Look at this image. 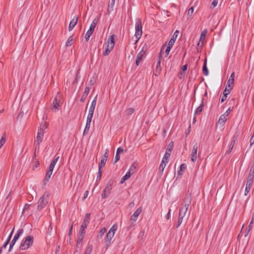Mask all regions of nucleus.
Here are the masks:
<instances>
[{"label": "nucleus", "mask_w": 254, "mask_h": 254, "mask_svg": "<svg viewBox=\"0 0 254 254\" xmlns=\"http://www.w3.org/2000/svg\"><path fill=\"white\" fill-rule=\"evenodd\" d=\"M185 204L180 209L178 224L176 226L177 228H178L182 224L183 222V219L186 215L191 200L189 197H186L185 199Z\"/></svg>", "instance_id": "obj_1"}, {"label": "nucleus", "mask_w": 254, "mask_h": 254, "mask_svg": "<svg viewBox=\"0 0 254 254\" xmlns=\"http://www.w3.org/2000/svg\"><path fill=\"white\" fill-rule=\"evenodd\" d=\"M91 215L90 213H86L84 219L83 220L82 224L80 228L79 233L78 234L79 242L82 241L85 234V229L86 228L87 225L89 223L90 217Z\"/></svg>", "instance_id": "obj_2"}, {"label": "nucleus", "mask_w": 254, "mask_h": 254, "mask_svg": "<svg viewBox=\"0 0 254 254\" xmlns=\"http://www.w3.org/2000/svg\"><path fill=\"white\" fill-rule=\"evenodd\" d=\"M50 192L45 191L40 198L38 202L37 210L41 211L48 203L49 200Z\"/></svg>", "instance_id": "obj_3"}, {"label": "nucleus", "mask_w": 254, "mask_h": 254, "mask_svg": "<svg viewBox=\"0 0 254 254\" xmlns=\"http://www.w3.org/2000/svg\"><path fill=\"white\" fill-rule=\"evenodd\" d=\"M34 242L33 237L32 236H27L24 240H22L19 249L20 250H25L28 249L30 246H31Z\"/></svg>", "instance_id": "obj_4"}, {"label": "nucleus", "mask_w": 254, "mask_h": 254, "mask_svg": "<svg viewBox=\"0 0 254 254\" xmlns=\"http://www.w3.org/2000/svg\"><path fill=\"white\" fill-rule=\"evenodd\" d=\"M142 22H141V19L139 18L136 19V21L135 23V36L137 39V40L136 41H137L141 37L142 31Z\"/></svg>", "instance_id": "obj_5"}, {"label": "nucleus", "mask_w": 254, "mask_h": 254, "mask_svg": "<svg viewBox=\"0 0 254 254\" xmlns=\"http://www.w3.org/2000/svg\"><path fill=\"white\" fill-rule=\"evenodd\" d=\"M44 131L43 129L40 128L38 130V133H37V136L36 138V140L35 141V144L36 145L35 151L36 150V149L38 150L39 149V145H40V143L42 142V141L43 140V137L44 136Z\"/></svg>", "instance_id": "obj_6"}, {"label": "nucleus", "mask_w": 254, "mask_h": 254, "mask_svg": "<svg viewBox=\"0 0 254 254\" xmlns=\"http://www.w3.org/2000/svg\"><path fill=\"white\" fill-rule=\"evenodd\" d=\"M173 147L174 142L173 141H171L168 146V148L163 158V159L166 160V163H168V160L170 157L171 153L173 149Z\"/></svg>", "instance_id": "obj_7"}, {"label": "nucleus", "mask_w": 254, "mask_h": 254, "mask_svg": "<svg viewBox=\"0 0 254 254\" xmlns=\"http://www.w3.org/2000/svg\"><path fill=\"white\" fill-rule=\"evenodd\" d=\"M165 46H166V44H164L161 49V51H160V56H159V59L157 62L156 67V69H155V73H154L155 76H158L160 74V73L161 71V59H160L161 57V52H162V51L163 50V49H164Z\"/></svg>", "instance_id": "obj_8"}, {"label": "nucleus", "mask_w": 254, "mask_h": 254, "mask_svg": "<svg viewBox=\"0 0 254 254\" xmlns=\"http://www.w3.org/2000/svg\"><path fill=\"white\" fill-rule=\"evenodd\" d=\"M199 145L197 143H195L193 146V148L191 151V153L190 154L191 156V160L194 162L196 161L197 159V149L199 148Z\"/></svg>", "instance_id": "obj_9"}, {"label": "nucleus", "mask_w": 254, "mask_h": 254, "mask_svg": "<svg viewBox=\"0 0 254 254\" xmlns=\"http://www.w3.org/2000/svg\"><path fill=\"white\" fill-rule=\"evenodd\" d=\"M142 211L141 207L138 208L130 217V221L132 224L136 221L138 216Z\"/></svg>", "instance_id": "obj_10"}, {"label": "nucleus", "mask_w": 254, "mask_h": 254, "mask_svg": "<svg viewBox=\"0 0 254 254\" xmlns=\"http://www.w3.org/2000/svg\"><path fill=\"white\" fill-rule=\"evenodd\" d=\"M115 183L114 180L111 179L109 181L108 183L107 184L105 188V191H107V195H109L111 193V190L112 189V186Z\"/></svg>", "instance_id": "obj_11"}, {"label": "nucleus", "mask_w": 254, "mask_h": 254, "mask_svg": "<svg viewBox=\"0 0 254 254\" xmlns=\"http://www.w3.org/2000/svg\"><path fill=\"white\" fill-rule=\"evenodd\" d=\"M145 54V52L142 50L137 55L136 60H135V64L136 66H138L142 60L144 55Z\"/></svg>", "instance_id": "obj_12"}, {"label": "nucleus", "mask_w": 254, "mask_h": 254, "mask_svg": "<svg viewBox=\"0 0 254 254\" xmlns=\"http://www.w3.org/2000/svg\"><path fill=\"white\" fill-rule=\"evenodd\" d=\"M114 233L108 232L106 235V239L105 240V243L107 247H108L110 244L111 240L114 237Z\"/></svg>", "instance_id": "obj_13"}, {"label": "nucleus", "mask_w": 254, "mask_h": 254, "mask_svg": "<svg viewBox=\"0 0 254 254\" xmlns=\"http://www.w3.org/2000/svg\"><path fill=\"white\" fill-rule=\"evenodd\" d=\"M207 33V30L206 29H204V30H203L201 32V34H200V39H199V42L197 44V46H199L200 42H201V44H202L201 45V47L202 46V45L203 44V42L205 40V37H206Z\"/></svg>", "instance_id": "obj_14"}, {"label": "nucleus", "mask_w": 254, "mask_h": 254, "mask_svg": "<svg viewBox=\"0 0 254 254\" xmlns=\"http://www.w3.org/2000/svg\"><path fill=\"white\" fill-rule=\"evenodd\" d=\"M53 171V170H51V169H49L48 171L47 172L43 181L44 185H46V184L49 181L51 178V176L52 174Z\"/></svg>", "instance_id": "obj_15"}, {"label": "nucleus", "mask_w": 254, "mask_h": 254, "mask_svg": "<svg viewBox=\"0 0 254 254\" xmlns=\"http://www.w3.org/2000/svg\"><path fill=\"white\" fill-rule=\"evenodd\" d=\"M95 29V27H93V26H90V28L89 30L87 31V32L86 33V35L85 36V39L86 41H88L90 37V36L93 34L94 31Z\"/></svg>", "instance_id": "obj_16"}, {"label": "nucleus", "mask_w": 254, "mask_h": 254, "mask_svg": "<svg viewBox=\"0 0 254 254\" xmlns=\"http://www.w3.org/2000/svg\"><path fill=\"white\" fill-rule=\"evenodd\" d=\"M78 19L76 17H74L73 19L70 21L69 26H68V30L69 31H71L74 26L76 25V24L77 23Z\"/></svg>", "instance_id": "obj_17"}, {"label": "nucleus", "mask_w": 254, "mask_h": 254, "mask_svg": "<svg viewBox=\"0 0 254 254\" xmlns=\"http://www.w3.org/2000/svg\"><path fill=\"white\" fill-rule=\"evenodd\" d=\"M90 89V87H85L84 92L80 99V102H83L85 101V99L86 98L87 96L88 95V94L89 92Z\"/></svg>", "instance_id": "obj_18"}, {"label": "nucleus", "mask_w": 254, "mask_h": 254, "mask_svg": "<svg viewBox=\"0 0 254 254\" xmlns=\"http://www.w3.org/2000/svg\"><path fill=\"white\" fill-rule=\"evenodd\" d=\"M204 106V98H202L201 103L198 107L196 108L195 111V115H198L202 111L203 107Z\"/></svg>", "instance_id": "obj_19"}, {"label": "nucleus", "mask_w": 254, "mask_h": 254, "mask_svg": "<svg viewBox=\"0 0 254 254\" xmlns=\"http://www.w3.org/2000/svg\"><path fill=\"white\" fill-rule=\"evenodd\" d=\"M92 120H87L86 126L83 131V135H87V133L89 132L90 127V124Z\"/></svg>", "instance_id": "obj_20"}, {"label": "nucleus", "mask_w": 254, "mask_h": 254, "mask_svg": "<svg viewBox=\"0 0 254 254\" xmlns=\"http://www.w3.org/2000/svg\"><path fill=\"white\" fill-rule=\"evenodd\" d=\"M226 120L227 119L225 115H222L220 117L218 124L220 126H223L225 124Z\"/></svg>", "instance_id": "obj_21"}, {"label": "nucleus", "mask_w": 254, "mask_h": 254, "mask_svg": "<svg viewBox=\"0 0 254 254\" xmlns=\"http://www.w3.org/2000/svg\"><path fill=\"white\" fill-rule=\"evenodd\" d=\"M137 163L134 162L132 164V165L130 167L129 170L128 171V172H130V174L131 175H132L134 173H135L136 171V167H137Z\"/></svg>", "instance_id": "obj_22"}, {"label": "nucleus", "mask_w": 254, "mask_h": 254, "mask_svg": "<svg viewBox=\"0 0 254 254\" xmlns=\"http://www.w3.org/2000/svg\"><path fill=\"white\" fill-rule=\"evenodd\" d=\"M19 239V238L18 237H17L16 236L14 235L12 240L11 241V242H10V245H9V249H8V252H10L12 248H13V246L14 245V244H15L16 242L17 241V240Z\"/></svg>", "instance_id": "obj_23"}, {"label": "nucleus", "mask_w": 254, "mask_h": 254, "mask_svg": "<svg viewBox=\"0 0 254 254\" xmlns=\"http://www.w3.org/2000/svg\"><path fill=\"white\" fill-rule=\"evenodd\" d=\"M252 185V183L249 182H247L246 187L245 190V195H247L248 193L250 192Z\"/></svg>", "instance_id": "obj_24"}, {"label": "nucleus", "mask_w": 254, "mask_h": 254, "mask_svg": "<svg viewBox=\"0 0 254 254\" xmlns=\"http://www.w3.org/2000/svg\"><path fill=\"white\" fill-rule=\"evenodd\" d=\"M202 72L204 75H207L208 74V69L206 65V59L205 58L202 67Z\"/></svg>", "instance_id": "obj_25"}, {"label": "nucleus", "mask_w": 254, "mask_h": 254, "mask_svg": "<svg viewBox=\"0 0 254 254\" xmlns=\"http://www.w3.org/2000/svg\"><path fill=\"white\" fill-rule=\"evenodd\" d=\"M234 76H235V72H233L232 73H231V74L229 77V79L228 80L227 84H229L230 85L234 86Z\"/></svg>", "instance_id": "obj_26"}, {"label": "nucleus", "mask_w": 254, "mask_h": 254, "mask_svg": "<svg viewBox=\"0 0 254 254\" xmlns=\"http://www.w3.org/2000/svg\"><path fill=\"white\" fill-rule=\"evenodd\" d=\"M60 102V100H58L56 97L55 98V99L53 101V104L54 105V109L55 110V112H56L58 110V107L60 106V105H59Z\"/></svg>", "instance_id": "obj_27"}, {"label": "nucleus", "mask_w": 254, "mask_h": 254, "mask_svg": "<svg viewBox=\"0 0 254 254\" xmlns=\"http://www.w3.org/2000/svg\"><path fill=\"white\" fill-rule=\"evenodd\" d=\"M131 174H130V172H127L126 174L122 177L121 179L120 183L121 184H123L126 180H128L131 176Z\"/></svg>", "instance_id": "obj_28"}, {"label": "nucleus", "mask_w": 254, "mask_h": 254, "mask_svg": "<svg viewBox=\"0 0 254 254\" xmlns=\"http://www.w3.org/2000/svg\"><path fill=\"white\" fill-rule=\"evenodd\" d=\"M59 156H58L57 157H56L53 161L52 162H51V163L50 164V166H49V169H51V170H53L55 166V165L57 163L58 160H59Z\"/></svg>", "instance_id": "obj_29"}, {"label": "nucleus", "mask_w": 254, "mask_h": 254, "mask_svg": "<svg viewBox=\"0 0 254 254\" xmlns=\"http://www.w3.org/2000/svg\"><path fill=\"white\" fill-rule=\"evenodd\" d=\"M187 165L184 163L181 165L180 167V170L178 171V174L179 175H183V171L186 169Z\"/></svg>", "instance_id": "obj_30"}, {"label": "nucleus", "mask_w": 254, "mask_h": 254, "mask_svg": "<svg viewBox=\"0 0 254 254\" xmlns=\"http://www.w3.org/2000/svg\"><path fill=\"white\" fill-rule=\"evenodd\" d=\"M233 86L230 85L229 84H227V85L226 86L224 91L223 92L225 93H227V95L230 93L231 91L233 89Z\"/></svg>", "instance_id": "obj_31"}, {"label": "nucleus", "mask_w": 254, "mask_h": 254, "mask_svg": "<svg viewBox=\"0 0 254 254\" xmlns=\"http://www.w3.org/2000/svg\"><path fill=\"white\" fill-rule=\"evenodd\" d=\"M94 109H92V108H89L88 115V116H87V120H92V119L93 116V114H94Z\"/></svg>", "instance_id": "obj_32"}, {"label": "nucleus", "mask_w": 254, "mask_h": 254, "mask_svg": "<svg viewBox=\"0 0 254 254\" xmlns=\"http://www.w3.org/2000/svg\"><path fill=\"white\" fill-rule=\"evenodd\" d=\"M235 140H234V139H233L231 142V143H230V144L229 145V149L226 152V154H229L231 152L232 150L233 149V148L234 147V144H235Z\"/></svg>", "instance_id": "obj_33"}, {"label": "nucleus", "mask_w": 254, "mask_h": 254, "mask_svg": "<svg viewBox=\"0 0 254 254\" xmlns=\"http://www.w3.org/2000/svg\"><path fill=\"white\" fill-rule=\"evenodd\" d=\"M115 36L114 35H112L109 37L108 41V44H112L113 46L115 45Z\"/></svg>", "instance_id": "obj_34"}, {"label": "nucleus", "mask_w": 254, "mask_h": 254, "mask_svg": "<svg viewBox=\"0 0 254 254\" xmlns=\"http://www.w3.org/2000/svg\"><path fill=\"white\" fill-rule=\"evenodd\" d=\"M166 160L163 159V160L160 165L159 168L160 172H163V171L166 166Z\"/></svg>", "instance_id": "obj_35"}, {"label": "nucleus", "mask_w": 254, "mask_h": 254, "mask_svg": "<svg viewBox=\"0 0 254 254\" xmlns=\"http://www.w3.org/2000/svg\"><path fill=\"white\" fill-rule=\"evenodd\" d=\"M115 0H111V3L109 5V7L108 8V12L110 13L113 10V7L115 5Z\"/></svg>", "instance_id": "obj_36"}, {"label": "nucleus", "mask_w": 254, "mask_h": 254, "mask_svg": "<svg viewBox=\"0 0 254 254\" xmlns=\"http://www.w3.org/2000/svg\"><path fill=\"white\" fill-rule=\"evenodd\" d=\"M93 249V246L92 245H88V246L85 250L84 254H91Z\"/></svg>", "instance_id": "obj_37"}, {"label": "nucleus", "mask_w": 254, "mask_h": 254, "mask_svg": "<svg viewBox=\"0 0 254 254\" xmlns=\"http://www.w3.org/2000/svg\"><path fill=\"white\" fill-rule=\"evenodd\" d=\"M107 160H105L104 158H101L100 162L99 164V169H102L105 166Z\"/></svg>", "instance_id": "obj_38"}, {"label": "nucleus", "mask_w": 254, "mask_h": 254, "mask_svg": "<svg viewBox=\"0 0 254 254\" xmlns=\"http://www.w3.org/2000/svg\"><path fill=\"white\" fill-rule=\"evenodd\" d=\"M5 133L4 132L0 140V148L4 145L5 142Z\"/></svg>", "instance_id": "obj_39"}, {"label": "nucleus", "mask_w": 254, "mask_h": 254, "mask_svg": "<svg viewBox=\"0 0 254 254\" xmlns=\"http://www.w3.org/2000/svg\"><path fill=\"white\" fill-rule=\"evenodd\" d=\"M97 97V95H96V96L94 97V99L92 101L91 104L89 107L90 108L95 109V106L96 104Z\"/></svg>", "instance_id": "obj_40"}, {"label": "nucleus", "mask_w": 254, "mask_h": 254, "mask_svg": "<svg viewBox=\"0 0 254 254\" xmlns=\"http://www.w3.org/2000/svg\"><path fill=\"white\" fill-rule=\"evenodd\" d=\"M117 228H118L117 224H115L110 228V229L109 230V232H111V233H114V234H115V232L116 231V230L117 229Z\"/></svg>", "instance_id": "obj_41"}, {"label": "nucleus", "mask_w": 254, "mask_h": 254, "mask_svg": "<svg viewBox=\"0 0 254 254\" xmlns=\"http://www.w3.org/2000/svg\"><path fill=\"white\" fill-rule=\"evenodd\" d=\"M73 40V36H70L68 39H67L66 42V44H65V46L66 47H69L71 45V41Z\"/></svg>", "instance_id": "obj_42"}, {"label": "nucleus", "mask_w": 254, "mask_h": 254, "mask_svg": "<svg viewBox=\"0 0 254 254\" xmlns=\"http://www.w3.org/2000/svg\"><path fill=\"white\" fill-rule=\"evenodd\" d=\"M175 42V39H174V37H172L171 38V39L170 40V41H169L168 46L170 47V48H172Z\"/></svg>", "instance_id": "obj_43"}, {"label": "nucleus", "mask_w": 254, "mask_h": 254, "mask_svg": "<svg viewBox=\"0 0 254 254\" xmlns=\"http://www.w3.org/2000/svg\"><path fill=\"white\" fill-rule=\"evenodd\" d=\"M188 68V65L186 64L185 65H183L182 70V71L180 73V74L181 75H185V71H186Z\"/></svg>", "instance_id": "obj_44"}, {"label": "nucleus", "mask_w": 254, "mask_h": 254, "mask_svg": "<svg viewBox=\"0 0 254 254\" xmlns=\"http://www.w3.org/2000/svg\"><path fill=\"white\" fill-rule=\"evenodd\" d=\"M24 230L22 228L18 229L17 231V233L15 234V236L18 237V238L23 233Z\"/></svg>", "instance_id": "obj_45"}, {"label": "nucleus", "mask_w": 254, "mask_h": 254, "mask_svg": "<svg viewBox=\"0 0 254 254\" xmlns=\"http://www.w3.org/2000/svg\"><path fill=\"white\" fill-rule=\"evenodd\" d=\"M254 178V175L249 174L247 182L253 183V180Z\"/></svg>", "instance_id": "obj_46"}, {"label": "nucleus", "mask_w": 254, "mask_h": 254, "mask_svg": "<svg viewBox=\"0 0 254 254\" xmlns=\"http://www.w3.org/2000/svg\"><path fill=\"white\" fill-rule=\"evenodd\" d=\"M102 177V169L98 170V175L97 177V181L100 180Z\"/></svg>", "instance_id": "obj_47"}, {"label": "nucleus", "mask_w": 254, "mask_h": 254, "mask_svg": "<svg viewBox=\"0 0 254 254\" xmlns=\"http://www.w3.org/2000/svg\"><path fill=\"white\" fill-rule=\"evenodd\" d=\"M108 149H106L105 153L103 154L102 158H104L105 160H107L108 157Z\"/></svg>", "instance_id": "obj_48"}, {"label": "nucleus", "mask_w": 254, "mask_h": 254, "mask_svg": "<svg viewBox=\"0 0 254 254\" xmlns=\"http://www.w3.org/2000/svg\"><path fill=\"white\" fill-rule=\"evenodd\" d=\"M134 109L130 108L128 109L126 112H127V115H130L132 114L134 112Z\"/></svg>", "instance_id": "obj_49"}, {"label": "nucleus", "mask_w": 254, "mask_h": 254, "mask_svg": "<svg viewBox=\"0 0 254 254\" xmlns=\"http://www.w3.org/2000/svg\"><path fill=\"white\" fill-rule=\"evenodd\" d=\"M109 195H107V191H105V190H103V191L102 193L101 197L103 199H104L108 197Z\"/></svg>", "instance_id": "obj_50"}, {"label": "nucleus", "mask_w": 254, "mask_h": 254, "mask_svg": "<svg viewBox=\"0 0 254 254\" xmlns=\"http://www.w3.org/2000/svg\"><path fill=\"white\" fill-rule=\"evenodd\" d=\"M227 97V93H225L224 92H223V95L221 98V103L223 102L226 99Z\"/></svg>", "instance_id": "obj_51"}, {"label": "nucleus", "mask_w": 254, "mask_h": 254, "mask_svg": "<svg viewBox=\"0 0 254 254\" xmlns=\"http://www.w3.org/2000/svg\"><path fill=\"white\" fill-rule=\"evenodd\" d=\"M106 232V228L105 227L102 228L100 231V235L102 237Z\"/></svg>", "instance_id": "obj_52"}, {"label": "nucleus", "mask_w": 254, "mask_h": 254, "mask_svg": "<svg viewBox=\"0 0 254 254\" xmlns=\"http://www.w3.org/2000/svg\"><path fill=\"white\" fill-rule=\"evenodd\" d=\"M111 52V51L110 50H108V49L106 48L105 51L103 53V55L104 56H108L110 53Z\"/></svg>", "instance_id": "obj_53"}, {"label": "nucleus", "mask_w": 254, "mask_h": 254, "mask_svg": "<svg viewBox=\"0 0 254 254\" xmlns=\"http://www.w3.org/2000/svg\"><path fill=\"white\" fill-rule=\"evenodd\" d=\"M120 159V156L119 154L116 153L115 157V160H114V163H117Z\"/></svg>", "instance_id": "obj_54"}, {"label": "nucleus", "mask_w": 254, "mask_h": 254, "mask_svg": "<svg viewBox=\"0 0 254 254\" xmlns=\"http://www.w3.org/2000/svg\"><path fill=\"white\" fill-rule=\"evenodd\" d=\"M30 206V204H28L27 203H26L24 206V207H23V212H22V213H23V212L26 210H28L29 209V207Z\"/></svg>", "instance_id": "obj_55"}, {"label": "nucleus", "mask_w": 254, "mask_h": 254, "mask_svg": "<svg viewBox=\"0 0 254 254\" xmlns=\"http://www.w3.org/2000/svg\"><path fill=\"white\" fill-rule=\"evenodd\" d=\"M193 12V7H191L188 10V15L191 16Z\"/></svg>", "instance_id": "obj_56"}, {"label": "nucleus", "mask_w": 254, "mask_h": 254, "mask_svg": "<svg viewBox=\"0 0 254 254\" xmlns=\"http://www.w3.org/2000/svg\"><path fill=\"white\" fill-rule=\"evenodd\" d=\"M14 227L12 229L9 236H8V237L7 238L6 242H8V243H9V241L11 239V236H12V233L13 232V231H14Z\"/></svg>", "instance_id": "obj_57"}, {"label": "nucleus", "mask_w": 254, "mask_h": 254, "mask_svg": "<svg viewBox=\"0 0 254 254\" xmlns=\"http://www.w3.org/2000/svg\"><path fill=\"white\" fill-rule=\"evenodd\" d=\"M218 1H213L211 5L210 6L211 8H214L215 6H216L217 4Z\"/></svg>", "instance_id": "obj_58"}, {"label": "nucleus", "mask_w": 254, "mask_h": 254, "mask_svg": "<svg viewBox=\"0 0 254 254\" xmlns=\"http://www.w3.org/2000/svg\"><path fill=\"white\" fill-rule=\"evenodd\" d=\"M171 48H170V47L167 46V48L165 50L166 57H167L169 55Z\"/></svg>", "instance_id": "obj_59"}, {"label": "nucleus", "mask_w": 254, "mask_h": 254, "mask_svg": "<svg viewBox=\"0 0 254 254\" xmlns=\"http://www.w3.org/2000/svg\"><path fill=\"white\" fill-rule=\"evenodd\" d=\"M114 46L112 45V44H108L106 47V49L110 50L111 51L113 50Z\"/></svg>", "instance_id": "obj_60"}, {"label": "nucleus", "mask_w": 254, "mask_h": 254, "mask_svg": "<svg viewBox=\"0 0 254 254\" xmlns=\"http://www.w3.org/2000/svg\"><path fill=\"white\" fill-rule=\"evenodd\" d=\"M179 33V31L178 30H176L175 33H174V35H173L172 37H174V39H176L178 36V33Z\"/></svg>", "instance_id": "obj_61"}, {"label": "nucleus", "mask_w": 254, "mask_h": 254, "mask_svg": "<svg viewBox=\"0 0 254 254\" xmlns=\"http://www.w3.org/2000/svg\"><path fill=\"white\" fill-rule=\"evenodd\" d=\"M249 174L254 175V165H252L251 167Z\"/></svg>", "instance_id": "obj_62"}, {"label": "nucleus", "mask_w": 254, "mask_h": 254, "mask_svg": "<svg viewBox=\"0 0 254 254\" xmlns=\"http://www.w3.org/2000/svg\"><path fill=\"white\" fill-rule=\"evenodd\" d=\"M88 193H89V191L88 190H86L84 193V195H83V197L82 198V200L84 201L85 198L87 197L88 195Z\"/></svg>", "instance_id": "obj_63"}, {"label": "nucleus", "mask_w": 254, "mask_h": 254, "mask_svg": "<svg viewBox=\"0 0 254 254\" xmlns=\"http://www.w3.org/2000/svg\"><path fill=\"white\" fill-rule=\"evenodd\" d=\"M123 151V149L121 147H119L117 149L116 153L119 154L120 155V154L122 153Z\"/></svg>", "instance_id": "obj_64"}]
</instances>
